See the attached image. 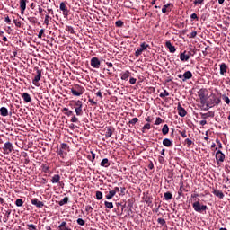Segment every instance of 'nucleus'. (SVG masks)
<instances>
[{
  "label": "nucleus",
  "instance_id": "obj_1",
  "mask_svg": "<svg viewBox=\"0 0 230 230\" xmlns=\"http://www.w3.org/2000/svg\"><path fill=\"white\" fill-rule=\"evenodd\" d=\"M192 208L194 209V211H196V213H205V211H208V208L207 205H203L200 202V199H198L197 201H194L192 203Z\"/></svg>",
  "mask_w": 230,
  "mask_h": 230
},
{
  "label": "nucleus",
  "instance_id": "obj_2",
  "mask_svg": "<svg viewBox=\"0 0 230 230\" xmlns=\"http://www.w3.org/2000/svg\"><path fill=\"white\" fill-rule=\"evenodd\" d=\"M70 91L73 96H82V94H84L85 92V89L80 84H75Z\"/></svg>",
  "mask_w": 230,
  "mask_h": 230
},
{
  "label": "nucleus",
  "instance_id": "obj_3",
  "mask_svg": "<svg viewBox=\"0 0 230 230\" xmlns=\"http://www.w3.org/2000/svg\"><path fill=\"white\" fill-rule=\"evenodd\" d=\"M34 69L36 70L37 75L32 79V84L36 87H40L39 82H40V79L42 78V70L39 69V67H35Z\"/></svg>",
  "mask_w": 230,
  "mask_h": 230
},
{
  "label": "nucleus",
  "instance_id": "obj_4",
  "mask_svg": "<svg viewBox=\"0 0 230 230\" xmlns=\"http://www.w3.org/2000/svg\"><path fill=\"white\" fill-rule=\"evenodd\" d=\"M67 152H69V146H67V144H61V147L58 151V155H60L61 159H64V157L67 155Z\"/></svg>",
  "mask_w": 230,
  "mask_h": 230
},
{
  "label": "nucleus",
  "instance_id": "obj_5",
  "mask_svg": "<svg viewBox=\"0 0 230 230\" xmlns=\"http://www.w3.org/2000/svg\"><path fill=\"white\" fill-rule=\"evenodd\" d=\"M178 78L182 80V82H186V80H191V78H193V74L191 71H186L183 75H178Z\"/></svg>",
  "mask_w": 230,
  "mask_h": 230
},
{
  "label": "nucleus",
  "instance_id": "obj_6",
  "mask_svg": "<svg viewBox=\"0 0 230 230\" xmlns=\"http://www.w3.org/2000/svg\"><path fill=\"white\" fill-rule=\"evenodd\" d=\"M59 9L61 10V12H63L64 17H67V15H69V9L67 8L66 1L60 3Z\"/></svg>",
  "mask_w": 230,
  "mask_h": 230
},
{
  "label": "nucleus",
  "instance_id": "obj_7",
  "mask_svg": "<svg viewBox=\"0 0 230 230\" xmlns=\"http://www.w3.org/2000/svg\"><path fill=\"white\" fill-rule=\"evenodd\" d=\"M216 161L217 164H220V163H224V161H226V155L220 150H217L216 152Z\"/></svg>",
  "mask_w": 230,
  "mask_h": 230
},
{
  "label": "nucleus",
  "instance_id": "obj_8",
  "mask_svg": "<svg viewBox=\"0 0 230 230\" xmlns=\"http://www.w3.org/2000/svg\"><path fill=\"white\" fill-rule=\"evenodd\" d=\"M220 103H222V100L220 98L214 97L213 102H208L204 111H209V107H213V105H220Z\"/></svg>",
  "mask_w": 230,
  "mask_h": 230
},
{
  "label": "nucleus",
  "instance_id": "obj_9",
  "mask_svg": "<svg viewBox=\"0 0 230 230\" xmlns=\"http://www.w3.org/2000/svg\"><path fill=\"white\" fill-rule=\"evenodd\" d=\"M4 154H12L13 152V145L12 142H6L3 147Z\"/></svg>",
  "mask_w": 230,
  "mask_h": 230
},
{
  "label": "nucleus",
  "instance_id": "obj_10",
  "mask_svg": "<svg viewBox=\"0 0 230 230\" xmlns=\"http://www.w3.org/2000/svg\"><path fill=\"white\" fill-rule=\"evenodd\" d=\"M90 64L94 69H100V66L102 63L100 62V59L98 58L94 57L91 59Z\"/></svg>",
  "mask_w": 230,
  "mask_h": 230
},
{
  "label": "nucleus",
  "instance_id": "obj_11",
  "mask_svg": "<svg viewBox=\"0 0 230 230\" xmlns=\"http://www.w3.org/2000/svg\"><path fill=\"white\" fill-rule=\"evenodd\" d=\"M177 111H178V114H179V116H181V118H184L188 114V111H186V109H184L182 107V104H181V103H178Z\"/></svg>",
  "mask_w": 230,
  "mask_h": 230
},
{
  "label": "nucleus",
  "instance_id": "obj_12",
  "mask_svg": "<svg viewBox=\"0 0 230 230\" xmlns=\"http://www.w3.org/2000/svg\"><path fill=\"white\" fill-rule=\"evenodd\" d=\"M219 69L221 76H226V74L227 73V69H229V66H227L226 63H221L219 65Z\"/></svg>",
  "mask_w": 230,
  "mask_h": 230
},
{
  "label": "nucleus",
  "instance_id": "obj_13",
  "mask_svg": "<svg viewBox=\"0 0 230 230\" xmlns=\"http://www.w3.org/2000/svg\"><path fill=\"white\" fill-rule=\"evenodd\" d=\"M32 206H36V208H44V203L40 201L37 198H34L31 200Z\"/></svg>",
  "mask_w": 230,
  "mask_h": 230
},
{
  "label": "nucleus",
  "instance_id": "obj_14",
  "mask_svg": "<svg viewBox=\"0 0 230 230\" xmlns=\"http://www.w3.org/2000/svg\"><path fill=\"white\" fill-rule=\"evenodd\" d=\"M26 3H28V0H20V10L22 15H24V12H26Z\"/></svg>",
  "mask_w": 230,
  "mask_h": 230
},
{
  "label": "nucleus",
  "instance_id": "obj_15",
  "mask_svg": "<svg viewBox=\"0 0 230 230\" xmlns=\"http://www.w3.org/2000/svg\"><path fill=\"white\" fill-rule=\"evenodd\" d=\"M198 96H199V99L206 98V96H208V89H206V88H201V89L198 92Z\"/></svg>",
  "mask_w": 230,
  "mask_h": 230
},
{
  "label": "nucleus",
  "instance_id": "obj_16",
  "mask_svg": "<svg viewBox=\"0 0 230 230\" xmlns=\"http://www.w3.org/2000/svg\"><path fill=\"white\" fill-rule=\"evenodd\" d=\"M180 60L181 62H188V60H190V55L186 54V51L181 52Z\"/></svg>",
  "mask_w": 230,
  "mask_h": 230
},
{
  "label": "nucleus",
  "instance_id": "obj_17",
  "mask_svg": "<svg viewBox=\"0 0 230 230\" xmlns=\"http://www.w3.org/2000/svg\"><path fill=\"white\" fill-rule=\"evenodd\" d=\"M58 230H73L71 227H69V225L67 222L63 221L59 226H58Z\"/></svg>",
  "mask_w": 230,
  "mask_h": 230
},
{
  "label": "nucleus",
  "instance_id": "obj_18",
  "mask_svg": "<svg viewBox=\"0 0 230 230\" xmlns=\"http://www.w3.org/2000/svg\"><path fill=\"white\" fill-rule=\"evenodd\" d=\"M172 8H173V4L169 3V4L163 6L162 13H166V12H172Z\"/></svg>",
  "mask_w": 230,
  "mask_h": 230
},
{
  "label": "nucleus",
  "instance_id": "obj_19",
  "mask_svg": "<svg viewBox=\"0 0 230 230\" xmlns=\"http://www.w3.org/2000/svg\"><path fill=\"white\" fill-rule=\"evenodd\" d=\"M165 47L169 49L170 53H175L177 51V49H175V46L172 45L171 41H166Z\"/></svg>",
  "mask_w": 230,
  "mask_h": 230
},
{
  "label": "nucleus",
  "instance_id": "obj_20",
  "mask_svg": "<svg viewBox=\"0 0 230 230\" xmlns=\"http://www.w3.org/2000/svg\"><path fill=\"white\" fill-rule=\"evenodd\" d=\"M202 119H207V118H215V112L208 111L207 113H200Z\"/></svg>",
  "mask_w": 230,
  "mask_h": 230
},
{
  "label": "nucleus",
  "instance_id": "obj_21",
  "mask_svg": "<svg viewBox=\"0 0 230 230\" xmlns=\"http://www.w3.org/2000/svg\"><path fill=\"white\" fill-rule=\"evenodd\" d=\"M129 76H130V71H128V70H126L125 72H122L120 74L121 80L127 81V80H128Z\"/></svg>",
  "mask_w": 230,
  "mask_h": 230
},
{
  "label": "nucleus",
  "instance_id": "obj_22",
  "mask_svg": "<svg viewBox=\"0 0 230 230\" xmlns=\"http://www.w3.org/2000/svg\"><path fill=\"white\" fill-rule=\"evenodd\" d=\"M22 98L26 102V103H30V102H31V96H30V93H22Z\"/></svg>",
  "mask_w": 230,
  "mask_h": 230
},
{
  "label": "nucleus",
  "instance_id": "obj_23",
  "mask_svg": "<svg viewBox=\"0 0 230 230\" xmlns=\"http://www.w3.org/2000/svg\"><path fill=\"white\" fill-rule=\"evenodd\" d=\"M212 193L213 195H216V197H218L219 199H224V192L217 189H213Z\"/></svg>",
  "mask_w": 230,
  "mask_h": 230
},
{
  "label": "nucleus",
  "instance_id": "obj_24",
  "mask_svg": "<svg viewBox=\"0 0 230 230\" xmlns=\"http://www.w3.org/2000/svg\"><path fill=\"white\" fill-rule=\"evenodd\" d=\"M164 146H167V148H170L171 146H173V143L169 138H164L163 140Z\"/></svg>",
  "mask_w": 230,
  "mask_h": 230
},
{
  "label": "nucleus",
  "instance_id": "obj_25",
  "mask_svg": "<svg viewBox=\"0 0 230 230\" xmlns=\"http://www.w3.org/2000/svg\"><path fill=\"white\" fill-rule=\"evenodd\" d=\"M101 166H102L103 168H109V166H111V162H109L108 158H104L101 162Z\"/></svg>",
  "mask_w": 230,
  "mask_h": 230
},
{
  "label": "nucleus",
  "instance_id": "obj_26",
  "mask_svg": "<svg viewBox=\"0 0 230 230\" xmlns=\"http://www.w3.org/2000/svg\"><path fill=\"white\" fill-rule=\"evenodd\" d=\"M113 132H114L113 128H112V127H109V128H107L106 133H105V137H106V138L111 137L112 136Z\"/></svg>",
  "mask_w": 230,
  "mask_h": 230
},
{
  "label": "nucleus",
  "instance_id": "obj_27",
  "mask_svg": "<svg viewBox=\"0 0 230 230\" xmlns=\"http://www.w3.org/2000/svg\"><path fill=\"white\" fill-rule=\"evenodd\" d=\"M172 199H173V195H172V192L167 191L165 193H164V200H172Z\"/></svg>",
  "mask_w": 230,
  "mask_h": 230
},
{
  "label": "nucleus",
  "instance_id": "obj_28",
  "mask_svg": "<svg viewBox=\"0 0 230 230\" xmlns=\"http://www.w3.org/2000/svg\"><path fill=\"white\" fill-rule=\"evenodd\" d=\"M169 132H170V128L168 127V124H164L162 128L163 136H166Z\"/></svg>",
  "mask_w": 230,
  "mask_h": 230
},
{
  "label": "nucleus",
  "instance_id": "obj_29",
  "mask_svg": "<svg viewBox=\"0 0 230 230\" xmlns=\"http://www.w3.org/2000/svg\"><path fill=\"white\" fill-rule=\"evenodd\" d=\"M52 184H58V182H60V176L58 174H55L51 179Z\"/></svg>",
  "mask_w": 230,
  "mask_h": 230
},
{
  "label": "nucleus",
  "instance_id": "obj_30",
  "mask_svg": "<svg viewBox=\"0 0 230 230\" xmlns=\"http://www.w3.org/2000/svg\"><path fill=\"white\" fill-rule=\"evenodd\" d=\"M147 48H150V45H148L146 42H142L138 49H140V51L143 53V51H146Z\"/></svg>",
  "mask_w": 230,
  "mask_h": 230
},
{
  "label": "nucleus",
  "instance_id": "obj_31",
  "mask_svg": "<svg viewBox=\"0 0 230 230\" xmlns=\"http://www.w3.org/2000/svg\"><path fill=\"white\" fill-rule=\"evenodd\" d=\"M1 116L6 117L8 116V109L6 107L0 108Z\"/></svg>",
  "mask_w": 230,
  "mask_h": 230
},
{
  "label": "nucleus",
  "instance_id": "obj_32",
  "mask_svg": "<svg viewBox=\"0 0 230 230\" xmlns=\"http://www.w3.org/2000/svg\"><path fill=\"white\" fill-rule=\"evenodd\" d=\"M10 215H12V210H10V209L5 210V214L4 217V222H8V220L10 218Z\"/></svg>",
  "mask_w": 230,
  "mask_h": 230
},
{
  "label": "nucleus",
  "instance_id": "obj_33",
  "mask_svg": "<svg viewBox=\"0 0 230 230\" xmlns=\"http://www.w3.org/2000/svg\"><path fill=\"white\" fill-rule=\"evenodd\" d=\"M82 107H84L82 101L78 100L75 102V109H82Z\"/></svg>",
  "mask_w": 230,
  "mask_h": 230
},
{
  "label": "nucleus",
  "instance_id": "obj_34",
  "mask_svg": "<svg viewBox=\"0 0 230 230\" xmlns=\"http://www.w3.org/2000/svg\"><path fill=\"white\" fill-rule=\"evenodd\" d=\"M221 97H222V100H224V102H226V105L230 104V99L227 96V94L224 93Z\"/></svg>",
  "mask_w": 230,
  "mask_h": 230
},
{
  "label": "nucleus",
  "instance_id": "obj_35",
  "mask_svg": "<svg viewBox=\"0 0 230 230\" xmlns=\"http://www.w3.org/2000/svg\"><path fill=\"white\" fill-rule=\"evenodd\" d=\"M69 202V198L65 197L62 200L58 202L59 206H64L65 204H67Z\"/></svg>",
  "mask_w": 230,
  "mask_h": 230
},
{
  "label": "nucleus",
  "instance_id": "obj_36",
  "mask_svg": "<svg viewBox=\"0 0 230 230\" xmlns=\"http://www.w3.org/2000/svg\"><path fill=\"white\" fill-rule=\"evenodd\" d=\"M104 206H105V208H107L108 209H112V208H114V204H112V202H109V201H105V202H104Z\"/></svg>",
  "mask_w": 230,
  "mask_h": 230
},
{
  "label": "nucleus",
  "instance_id": "obj_37",
  "mask_svg": "<svg viewBox=\"0 0 230 230\" xmlns=\"http://www.w3.org/2000/svg\"><path fill=\"white\" fill-rule=\"evenodd\" d=\"M114 195H116V194H114L113 190H110L109 193L105 197H106L107 200H111V199H112L114 197Z\"/></svg>",
  "mask_w": 230,
  "mask_h": 230
},
{
  "label": "nucleus",
  "instance_id": "obj_38",
  "mask_svg": "<svg viewBox=\"0 0 230 230\" xmlns=\"http://www.w3.org/2000/svg\"><path fill=\"white\" fill-rule=\"evenodd\" d=\"M160 98H166V96H170V93H168V91L166 90H164V92H162L160 94H159Z\"/></svg>",
  "mask_w": 230,
  "mask_h": 230
},
{
  "label": "nucleus",
  "instance_id": "obj_39",
  "mask_svg": "<svg viewBox=\"0 0 230 230\" xmlns=\"http://www.w3.org/2000/svg\"><path fill=\"white\" fill-rule=\"evenodd\" d=\"M66 31H68L72 35H75V29L72 26H66Z\"/></svg>",
  "mask_w": 230,
  "mask_h": 230
},
{
  "label": "nucleus",
  "instance_id": "obj_40",
  "mask_svg": "<svg viewBox=\"0 0 230 230\" xmlns=\"http://www.w3.org/2000/svg\"><path fill=\"white\" fill-rule=\"evenodd\" d=\"M15 204L18 208H21L24 204V201H22V199H17Z\"/></svg>",
  "mask_w": 230,
  "mask_h": 230
},
{
  "label": "nucleus",
  "instance_id": "obj_41",
  "mask_svg": "<svg viewBox=\"0 0 230 230\" xmlns=\"http://www.w3.org/2000/svg\"><path fill=\"white\" fill-rule=\"evenodd\" d=\"M76 116H82L84 114V111H82V108H75Z\"/></svg>",
  "mask_w": 230,
  "mask_h": 230
},
{
  "label": "nucleus",
  "instance_id": "obj_42",
  "mask_svg": "<svg viewBox=\"0 0 230 230\" xmlns=\"http://www.w3.org/2000/svg\"><path fill=\"white\" fill-rule=\"evenodd\" d=\"M96 199L97 200H102L103 199V193L102 191H96Z\"/></svg>",
  "mask_w": 230,
  "mask_h": 230
},
{
  "label": "nucleus",
  "instance_id": "obj_43",
  "mask_svg": "<svg viewBox=\"0 0 230 230\" xmlns=\"http://www.w3.org/2000/svg\"><path fill=\"white\" fill-rule=\"evenodd\" d=\"M150 128H151L150 123H146L142 128V132H145L146 130H150Z\"/></svg>",
  "mask_w": 230,
  "mask_h": 230
},
{
  "label": "nucleus",
  "instance_id": "obj_44",
  "mask_svg": "<svg viewBox=\"0 0 230 230\" xmlns=\"http://www.w3.org/2000/svg\"><path fill=\"white\" fill-rule=\"evenodd\" d=\"M137 121H139V119L133 118L131 120H129L128 124L129 125H136V123H137Z\"/></svg>",
  "mask_w": 230,
  "mask_h": 230
},
{
  "label": "nucleus",
  "instance_id": "obj_45",
  "mask_svg": "<svg viewBox=\"0 0 230 230\" xmlns=\"http://www.w3.org/2000/svg\"><path fill=\"white\" fill-rule=\"evenodd\" d=\"M157 222L160 224V226H166V220L164 218H158Z\"/></svg>",
  "mask_w": 230,
  "mask_h": 230
},
{
  "label": "nucleus",
  "instance_id": "obj_46",
  "mask_svg": "<svg viewBox=\"0 0 230 230\" xmlns=\"http://www.w3.org/2000/svg\"><path fill=\"white\" fill-rule=\"evenodd\" d=\"M115 25L117 26V28H122L123 26V21L119 20L115 22Z\"/></svg>",
  "mask_w": 230,
  "mask_h": 230
},
{
  "label": "nucleus",
  "instance_id": "obj_47",
  "mask_svg": "<svg viewBox=\"0 0 230 230\" xmlns=\"http://www.w3.org/2000/svg\"><path fill=\"white\" fill-rule=\"evenodd\" d=\"M76 222H77L78 226H85V221L82 218H78L76 220Z\"/></svg>",
  "mask_w": 230,
  "mask_h": 230
},
{
  "label": "nucleus",
  "instance_id": "obj_48",
  "mask_svg": "<svg viewBox=\"0 0 230 230\" xmlns=\"http://www.w3.org/2000/svg\"><path fill=\"white\" fill-rule=\"evenodd\" d=\"M189 39H195L197 37V31H193L190 34L188 35Z\"/></svg>",
  "mask_w": 230,
  "mask_h": 230
},
{
  "label": "nucleus",
  "instance_id": "obj_49",
  "mask_svg": "<svg viewBox=\"0 0 230 230\" xmlns=\"http://www.w3.org/2000/svg\"><path fill=\"white\" fill-rule=\"evenodd\" d=\"M27 226H28V229L30 230H37V226L33 224L27 225Z\"/></svg>",
  "mask_w": 230,
  "mask_h": 230
},
{
  "label": "nucleus",
  "instance_id": "obj_50",
  "mask_svg": "<svg viewBox=\"0 0 230 230\" xmlns=\"http://www.w3.org/2000/svg\"><path fill=\"white\" fill-rule=\"evenodd\" d=\"M4 22H6L7 24H12V20L10 19L9 15H5Z\"/></svg>",
  "mask_w": 230,
  "mask_h": 230
},
{
  "label": "nucleus",
  "instance_id": "obj_51",
  "mask_svg": "<svg viewBox=\"0 0 230 230\" xmlns=\"http://www.w3.org/2000/svg\"><path fill=\"white\" fill-rule=\"evenodd\" d=\"M161 123H163V119L161 117L156 118L155 125H161Z\"/></svg>",
  "mask_w": 230,
  "mask_h": 230
},
{
  "label": "nucleus",
  "instance_id": "obj_52",
  "mask_svg": "<svg viewBox=\"0 0 230 230\" xmlns=\"http://www.w3.org/2000/svg\"><path fill=\"white\" fill-rule=\"evenodd\" d=\"M190 19H191V21H199V16H197V13H192L191 15H190Z\"/></svg>",
  "mask_w": 230,
  "mask_h": 230
},
{
  "label": "nucleus",
  "instance_id": "obj_53",
  "mask_svg": "<svg viewBox=\"0 0 230 230\" xmlns=\"http://www.w3.org/2000/svg\"><path fill=\"white\" fill-rule=\"evenodd\" d=\"M142 50H140V49H137V50L135 51V57H139L142 54Z\"/></svg>",
  "mask_w": 230,
  "mask_h": 230
},
{
  "label": "nucleus",
  "instance_id": "obj_54",
  "mask_svg": "<svg viewBox=\"0 0 230 230\" xmlns=\"http://www.w3.org/2000/svg\"><path fill=\"white\" fill-rule=\"evenodd\" d=\"M44 29H41L38 34V39H42V36L44 35Z\"/></svg>",
  "mask_w": 230,
  "mask_h": 230
},
{
  "label": "nucleus",
  "instance_id": "obj_55",
  "mask_svg": "<svg viewBox=\"0 0 230 230\" xmlns=\"http://www.w3.org/2000/svg\"><path fill=\"white\" fill-rule=\"evenodd\" d=\"M185 143H186L187 146L193 145V141H191V139H190V138L185 139Z\"/></svg>",
  "mask_w": 230,
  "mask_h": 230
},
{
  "label": "nucleus",
  "instance_id": "obj_56",
  "mask_svg": "<svg viewBox=\"0 0 230 230\" xmlns=\"http://www.w3.org/2000/svg\"><path fill=\"white\" fill-rule=\"evenodd\" d=\"M195 49H190V51H189L188 53H187V55H189V57H193L194 55H195Z\"/></svg>",
  "mask_w": 230,
  "mask_h": 230
},
{
  "label": "nucleus",
  "instance_id": "obj_57",
  "mask_svg": "<svg viewBox=\"0 0 230 230\" xmlns=\"http://www.w3.org/2000/svg\"><path fill=\"white\" fill-rule=\"evenodd\" d=\"M158 162L160 163V164H164V156H159Z\"/></svg>",
  "mask_w": 230,
  "mask_h": 230
},
{
  "label": "nucleus",
  "instance_id": "obj_58",
  "mask_svg": "<svg viewBox=\"0 0 230 230\" xmlns=\"http://www.w3.org/2000/svg\"><path fill=\"white\" fill-rule=\"evenodd\" d=\"M136 82H137V79H136V78H134V77H131V78L129 79V84H130L131 85H134V84H136Z\"/></svg>",
  "mask_w": 230,
  "mask_h": 230
},
{
  "label": "nucleus",
  "instance_id": "obj_59",
  "mask_svg": "<svg viewBox=\"0 0 230 230\" xmlns=\"http://www.w3.org/2000/svg\"><path fill=\"white\" fill-rule=\"evenodd\" d=\"M71 122L72 123H78V118H76V116H73L72 119H71Z\"/></svg>",
  "mask_w": 230,
  "mask_h": 230
},
{
  "label": "nucleus",
  "instance_id": "obj_60",
  "mask_svg": "<svg viewBox=\"0 0 230 230\" xmlns=\"http://www.w3.org/2000/svg\"><path fill=\"white\" fill-rule=\"evenodd\" d=\"M88 102H89V103H92V105H98V102H96V101H94V99H89Z\"/></svg>",
  "mask_w": 230,
  "mask_h": 230
},
{
  "label": "nucleus",
  "instance_id": "obj_61",
  "mask_svg": "<svg viewBox=\"0 0 230 230\" xmlns=\"http://www.w3.org/2000/svg\"><path fill=\"white\" fill-rule=\"evenodd\" d=\"M194 4H204V0H195Z\"/></svg>",
  "mask_w": 230,
  "mask_h": 230
},
{
  "label": "nucleus",
  "instance_id": "obj_62",
  "mask_svg": "<svg viewBox=\"0 0 230 230\" xmlns=\"http://www.w3.org/2000/svg\"><path fill=\"white\" fill-rule=\"evenodd\" d=\"M180 134H181V136L183 137L184 138H185V137H188V135L186 134V130L180 131Z\"/></svg>",
  "mask_w": 230,
  "mask_h": 230
},
{
  "label": "nucleus",
  "instance_id": "obj_63",
  "mask_svg": "<svg viewBox=\"0 0 230 230\" xmlns=\"http://www.w3.org/2000/svg\"><path fill=\"white\" fill-rule=\"evenodd\" d=\"M85 211H87L88 213H91V211H93V207H91V206H86V208H85Z\"/></svg>",
  "mask_w": 230,
  "mask_h": 230
},
{
  "label": "nucleus",
  "instance_id": "obj_64",
  "mask_svg": "<svg viewBox=\"0 0 230 230\" xmlns=\"http://www.w3.org/2000/svg\"><path fill=\"white\" fill-rule=\"evenodd\" d=\"M199 100H200L201 105H208V103H206V97L201 98V99H199Z\"/></svg>",
  "mask_w": 230,
  "mask_h": 230
}]
</instances>
